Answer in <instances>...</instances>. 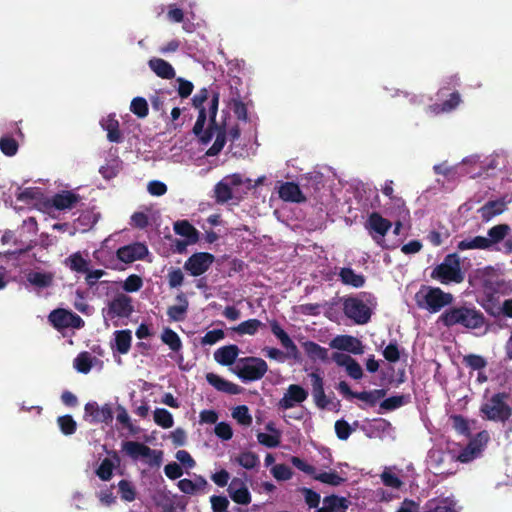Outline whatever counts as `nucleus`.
<instances>
[{"label":"nucleus","instance_id":"obj_9","mask_svg":"<svg viewBox=\"0 0 512 512\" xmlns=\"http://www.w3.org/2000/svg\"><path fill=\"white\" fill-rule=\"evenodd\" d=\"M386 197H388L393 204V209L390 211V215L395 216L394 220V234L399 235L400 230L404 222H407L409 219V210L405 206V201L401 197L393 196V188L390 185L386 184ZM393 222L391 220L386 219V233L391 229Z\"/></svg>","mask_w":512,"mask_h":512},{"label":"nucleus","instance_id":"obj_46","mask_svg":"<svg viewBox=\"0 0 512 512\" xmlns=\"http://www.w3.org/2000/svg\"><path fill=\"white\" fill-rule=\"evenodd\" d=\"M482 308L492 317H499L502 315V306L499 303V298L490 293L485 296L481 302Z\"/></svg>","mask_w":512,"mask_h":512},{"label":"nucleus","instance_id":"obj_10","mask_svg":"<svg viewBox=\"0 0 512 512\" xmlns=\"http://www.w3.org/2000/svg\"><path fill=\"white\" fill-rule=\"evenodd\" d=\"M344 314L356 324H365L370 320L371 309L357 297L343 299Z\"/></svg>","mask_w":512,"mask_h":512},{"label":"nucleus","instance_id":"obj_7","mask_svg":"<svg viewBox=\"0 0 512 512\" xmlns=\"http://www.w3.org/2000/svg\"><path fill=\"white\" fill-rule=\"evenodd\" d=\"M432 277L439 279L443 284L461 283L464 280V275L460 268L458 255L456 253L447 255L444 262L434 268Z\"/></svg>","mask_w":512,"mask_h":512},{"label":"nucleus","instance_id":"obj_24","mask_svg":"<svg viewBox=\"0 0 512 512\" xmlns=\"http://www.w3.org/2000/svg\"><path fill=\"white\" fill-rule=\"evenodd\" d=\"M154 501L163 512H184L185 510V505H180L176 496L170 493L160 492L154 497Z\"/></svg>","mask_w":512,"mask_h":512},{"label":"nucleus","instance_id":"obj_55","mask_svg":"<svg viewBox=\"0 0 512 512\" xmlns=\"http://www.w3.org/2000/svg\"><path fill=\"white\" fill-rule=\"evenodd\" d=\"M118 490L120 497L123 501L132 502L136 499V489L132 482L126 479H122L118 483Z\"/></svg>","mask_w":512,"mask_h":512},{"label":"nucleus","instance_id":"obj_20","mask_svg":"<svg viewBox=\"0 0 512 512\" xmlns=\"http://www.w3.org/2000/svg\"><path fill=\"white\" fill-rule=\"evenodd\" d=\"M80 200L79 194L65 190L56 193L51 199V204L55 209L62 211L74 208Z\"/></svg>","mask_w":512,"mask_h":512},{"label":"nucleus","instance_id":"obj_12","mask_svg":"<svg viewBox=\"0 0 512 512\" xmlns=\"http://www.w3.org/2000/svg\"><path fill=\"white\" fill-rule=\"evenodd\" d=\"M134 311L131 297L126 294H117L109 303L103 314L109 319L128 318Z\"/></svg>","mask_w":512,"mask_h":512},{"label":"nucleus","instance_id":"obj_22","mask_svg":"<svg viewBox=\"0 0 512 512\" xmlns=\"http://www.w3.org/2000/svg\"><path fill=\"white\" fill-rule=\"evenodd\" d=\"M279 197L286 202L302 203L306 201L298 184L294 182H285L279 188Z\"/></svg>","mask_w":512,"mask_h":512},{"label":"nucleus","instance_id":"obj_34","mask_svg":"<svg viewBox=\"0 0 512 512\" xmlns=\"http://www.w3.org/2000/svg\"><path fill=\"white\" fill-rule=\"evenodd\" d=\"M176 299L181 302L180 305L169 306L167 309V315L170 320L175 322H181L185 319L188 311L189 302L183 293H180Z\"/></svg>","mask_w":512,"mask_h":512},{"label":"nucleus","instance_id":"obj_49","mask_svg":"<svg viewBox=\"0 0 512 512\" xmlns=\"http://www.w3.org/2000/svg\"><path fill=\"white\" fill-rule=\"evenodd\" d=\"M18 190L19 192L16 193V199L26 204L38 201L42 197V192L38 187H28L23 190L19 188Z\"/></svg>","mask_w":512,"mask_h":512},{"label":"nucleus","instance_id":"obj_26","mask_svg":"<svg viewBox=\"0 0 512 512\" xmlns=\"http://www.w3.org/2000/svg\"><path fill=\"white\" fill-rule=\"evenodd\" d=\"M206 380L218 391L232 395L238 394L240 392V387L237 384L230 382L215 373H207Z\"/></svg>","mask_w":512,"mask_h":512},{"label":"nucleus","instance_id":"obj_1","mask_svg":"<svg viewBox=\"0 0 512 512\" xmlns=\"http://www.w3.org/2000/svg\"><path fill=\"white\" fill-rule=\"evenodd\" d=\"M446 328L461 327L466 330H478L486 325L484 314L470 302L451 304L443 310L437 320Z\"/></svg>","mask_w":512,"mask_h":512},{"label":"nucleus","instance_id":"obj_38","mask_svg":"<svg viewBox=\"0 0 512 512\" xmlns=\"http://www.w3.org/2000/svg\"><path fill=\"white\" fill-rule=\"evenodd\" d=\"M461 103V95L458 91H454L449 95V98L442 103L433 104L431 109L434 113H448L456 109Z\"/></svg>","mask_w":512,"mask_h":512},{"label":"nucleus","instance_id":"obj_30","mask_svg":"<svg viewBox=\"0 0 512 512\" xmlns=\"http://www.w3.org/2000/svg\"><path fill=\"white\" fill-rule=\"evenodd\" d=\"M406 365H400L396 368L393 365H386V393L391 387H398L406 380Z\"/></svg>","mask_w":512,"mask_h":512},{"label":"nucleus","instance_id":"obj_35","mask_svg":"<svg viewBox=\"0 0 512 512\" xmlns=\"http://www.w3.org/2000/svg\"><path fill=\"white\" fill-rule=\"evenodd\" d=\"M271 332L280 341L281 345L293 353L297 352V346L290 338V336L284 331L281 325L276 320L270 322Z\"/></svg>","mask_w":512,"mask_h":512},{"label":"nucleus","instance_id":"obj_8","mask_svg":"<svg viewBox=\"0 0 512 512\" xmlns=\"http://www.w3.org/2000/svg\"><path fill=\"white\" fill-rule=\"evenodd\" d=\"M490 439L486 430L480 431L475 437L471 438L468 444L459 452L457 456H450L452 462L459 461L461 463H469L478 458L485 449Z\"/></svg>","mask_w":512,"mask_h":512},{"label":"nucleus","instance_id":"obj_54","mask_svg":"<svg viewBox=\"0 0 512 512\" xmlns=\"http://www.w3.org/2000/svg\"><path fill=\"white\" fill-rule=\"evenodd\" d=\"M313 479L331 486H340L346 481V479L341 477L336 471L321 473L315 472V474L313 475Z\"/></svg>","mask_w":512,"mask_h":512},{"label":"nucleus","instance_id":"obj_63","mask_svg":"<svg viewBox=\"0 0 512 512\" xmlns=\"http://www.w3.org/2000/svg\"><path fill=\"white\" fill-rule=\"evenodd\" d=\"M232 416L241 425L249 426L252 423V417L246 405H240L234 408Z\"/></svg>","mask_w":512,"mask_h":512},{"label":"nucleus","instance_id":"obj_39","mask_svg":"<svg viewBox=\"0 0 512 512\" xmlns=\"http://www.w3.org/2000/svg\"><path fill=\"white\" fill-rule=\"evenodd\" d=\"M304 350L307 356L312 361H322L327 362L329 359L328 356V349L325 347L320 346L316 342L313 341H307L304 343Z\"/></svg>","mask_w":512,"mask_h":512},{"label":"nucleus","instance_id":"obj_64","mask_svg":"<svg viewBox=\"0 0 512 512\" xmlns=\"http://www.w3.org/2000/svg\"><path fill=\"white\" fill-rule=\"evenodd\" d=\"M463 363L472 370H481L487 365L485 358L476 354H468L464 356Z\"/></svg>","mask_w":512,"mask_h":512},{"label":"nucleus","instance_id":"obj_51","mask_svg":"<svg viewBox=\"0 0 512 512\" xmlns=\"http://www.w3.org/2000/svg\"><path fill=\"white\" fill-rule=\"evenodd\" d=\"M457 248L460 251L468 250V249H488V242L486 241V237L483 236H475L471 239H464L457 244Z\"/></svg>","mask_w":512,"mask_h":512},{"label":"nucleus","instance_id":"obj_29","mask_svg":"<svg viewBox=\"0 0 512 512\" xmlns=\"http://www.w3.org/2000/svg\"><path fill=\"white\" fill-rule=\"evenodd\" d=\"M114 343L111 344L113 351L125 355L129 352L132 342V333L130 330H117L114 332Z\"/></svg>","mask_w":512,"mask_h":512},{"label":"nucleus","instance_id":"obj_14","mask_svg":"<svg viewBox=\"0 0 512 512\" xmlns=\"http://www.w3.org/2000/svg\"><path fill=\"white\" fill-rule=\"evenodd\" d=\"M122 451L133 460L153 458L156 464H159L162 457L161 451L153 450L149 446L137 441H124L122 443Z\"/></svg>","mask_w":512,"mask_h":512},{"label":"nucleus","instance_id":"obj_31","mask_svg":"<svg viewBox=\"0 0 512 512\" xmlns=\"http://www.w3.org/2000/svg\"><path fill=\"white\" fill-rule=\"evenodd\" d=\"M506 209L504 199L491 200L486 202L480 209L479 213L484 221H489L493 217L502 214Z\"/></svg>","mask_w":512,"mask_h":512},{"label":"nucleus","instance_id":"obj_27","mask_svg":"<svg viewBox=\"0 0 512 512\" xmlns=\"http://www.w3.org/2000/svg\"><path fill=\"white\" fill-rule=\"evenodd\" d=\"M174 232L185 238L188 243H197L199 241V231L188 221L178 220L173 225Z\"/></svg>","mask_w":512,"mask_h":512},{"label":"nucleus","instance_id":"obj_41","mask_svg":"<svg viewBox=\"0 0 512 512\" xmlns=\"http://www.w3.org/2000/svg\"><path fill=\"white\" fill-rule=\"evenodd\" d=\"M265 327V324L256 318L248 319L234 326L231 330L239 335H255L258 330Z\"/></svg>","mask_w":512,"mask_h":512},{"label":"nucleus","instance_id":"obj_19","mask_svg":"<svg viewBox=\"0 0 512 512\" xmlns=\"http://www.w3.org/2000/svg\"><path fill=\"white\" fill-rule=\"evenodd\" d=\"M179 490L188 495L205 493L209 488L207 480L201 475H195L194 479H181L177 484Z\"/></svg>","mask_w":512,"mask_h":512},{"label":"nucleus","instance_id":"obj_57","mask_svg":"<svg viewBox=\"0 0 512 512\" xmlns=\"http://www.w3.org/2000/svg\"><path fill=\"white\" fill-rule=\"evenodd\" d=\"M154 421L158 426H160L164 429L171 428L174 424L172 414L167 409H164V408H156L155 409Z\"/></svg>","mask_w":512,"mask_h":512},{"label":"nucleus","instance_id":"obj_50","mask_svg":"<svg viewBox=\"0 0 512 512\" xmlns=\"http://www.w3.org/2000/svg\"><path fill=\"white\" fill-rule=\"evenodd\" d=\"M161 340L174 352H179L182 348V342L179 335L170 328H165L163 330Z\"/></svg>","mask_w":512,"mask_h":512},{"label":"nucleus","instance_id":"obj_25","mask_svg":"<svg viewBox=\"0 0 512 512\" xmlns=\"http://www.w3.org/2000/svg\"><path fill=\"white\" fill-rule=\"evenodd\" d=\"M239 352L240 350L237 345H226L218 348L214 352V359L217 363H219L222 366H231L232 364L235 363L239 355Z\"/></svg>","mask_w":512,"mask_h":512},{"label":"nucleus","instance_id":"obj_33","mask_svg":"<svg viewBox=\"0 0 512 512\" xmlns=\"http://www.w3.org/2000/svg\"><path fill=\"white\" fill-rule=\"evenodd\" d=\"M150 69L162 79H173L175 77V70L173 66L161 58H153L148 62Z\"/></svg>","mask_w":512,"mask_h":512},{"label":"nucleus","instance_id":"obj_60","mask_svg":"<svg viewBox=\"0 0 512 512\" xmlns=\"http://www.w3.org/2000/svg\"><path fill=\"white\" fill-rule=\"evenodd\" d=\"M57 423L64 435H72L76 432L77 423L71 415H63L58 417Z\"/></svg>","mask_w":512,"mask_h":512},{"label":"nucleus","instance_id":"obj_37","mask_svg":"<svg viewBox=\"0 0 512 512\" xmlns=\"http://www.w3.org/2000/svg\"><path fill=\"white\" fill-rule=\"evenodd\" d=\"M64 264L71 271L76 273L88 272L89 261L85 259L80 252H75L69 255L65 260Z\"/></svg>","mask_w":512,"mask_h":512},{"label":"nucleus","instance_id":"obj_56","mask_svg":"<svg viewBox=\"0 0 512 512\" xmlns=\"http://www.w3.org/2000/svg\"><path fill=\"white\" fill-rule=\"evenodd\" d=\"M74 368L83 374H87L90 372L92 368V357L89 352L84 351L77 355V357L74 359Z\"/></svg>","mask_w":512,"mask_h":512},{"label":"nucleus","instance_id":"obj_15","mask_svg":"<svg viewBox=\"0 0 512 512\" xmlns=\"http://www.w3.org/2000/svg\"><path fill=\"white\" fill-rule=\"evenodd\" d=\"M148 253L149 251L145 244L141 242H135L120 247L116 251V256L121 262L128 264L136 260L144 259Z\"/></svg>","mask_w":512,"mask_h":512},{"label":"nucleus","instance_id":"obj_48","mask_svg":"<svg viewBox=\"0 0 512 512\" xmlns=\"http://www.w3.org/2000/svg\"><path fill=\"white\" fill-rule=\"evenodd\" d=\"M68 311L64 308H57L50 312L48 320L54 328L59 331L67 328Z\"/></svg>","mask_w":512,"mask_h":512},{"label":"nucleus","instance_id":"obj_23","mask_svg":"<svg viewBox=\"0 0 512 512\" xmlns=\"http://www.w3.org/2000/svg\"><path fill=\"white\" fill-rule=\"evenodd\" d=\"M332 347L339 350L348 351L353 354L363 353L361 341L350 335H341L336 337L332 341Z\"/></svg>","mask_w":512,"mask_h":512},{"label":"nucleus","instance_id":"obj_4","mask_svg":"<svg viewBox=\"0 0 512 512\" xmlns=\"http://www.w3.org/2000/svg\"><path fill=\"white\" fill-rule=\"evenodd\" d=\"M218 105H219V93H213L212 98L209 103V124L207 129H204L206 119H207V112L205 108L198 109V117L193 127V133L195 136L199 138V141L202 144H208L213 139V136L215 134V128H217V121L216 116L218 112Z\"/></svg>","mask_w":512,"mask_h":512},{"label":"nucleus","instance_id":"obj_47","mask_svg":"<svg viewBox=\"0 0 512 512\" xmlns=\"http://www.w3.org/2000/svg\"><path fill=\"white\" fill-rule=\"evenodd\" d=\"M323 504L326 505L331 512H346L349 507V501L345 497H339L337 495L324 497Z\"/></svg>","mask_w":512,"mask_h":512},{"label":"nucleus","instance_id":"obj_62","mask_svg":"<svg viewBox=\"0 0 512 512\" xmlns=\"http://www.w3.org/2000/svg\"><path fill=\"white\" fill-rule=\"evenodd\" d=\"M450 420L455 431L461 435H470V426L466 418H464L462 415H451Z\"/></svg>","mask_w":512,"mask_h":512},{"label":"nucleus","instance_id":"obj_11","mask_svg":"<svg viewBox=\"0 0 512 512\" xmlns=\"http://www.w3.org/2000/svg\"><path fill=\"white\" fill-rule=\"evenodd\" d=\"M215 261V256L209 252L193 253L185 261L183 269L193 277H199L206 273Z\"/></svg>","mask_w":512,"mask_h":512},{"label":"nucleus","instance_id":"obj_21","mask_svg":"<svg viewBox=\"0 0 512 512\" xmlns=\"http://www.w3.org/2000/svg\"><path fill=\"white\" fill-rule=\"evenodd\" d=\"M100 125L102 129L107 132V139L109 142L121 143L123 141L120 124L115 114H109L107 117L103 118L100 121Z\"/></svg>","mask_w":512,"mask_h":512},{"label":"nucleus","instance_id":"obj_2","mask_svg":"<svg viewBox=\"0 0 512 512\" xmlns=\"http://www.w3.org/2000/svg\"><path fill=\"white\" fill-rule=\"evenodd\" d=\"M414 299L419 309L435 314L444 308H449L454 303L455 297L439 287L422 285L416 292Z\"/></svg>","mask_w":512,"mask_h":512},{"label":"nucleus","instance_id":"obj_52","mask_svg":"<svg viewBox=\"0 0 512 512\" xmlns=\"http://www.w3.org/2000/svg\"><path fill=\"white\" fill-rule=\"evenodd\" d=\"M446 457L447 455L442 451H432L430 453V462L436 474L452 475L454 473V471L442 467Z\"/></svg>","mask_w":512,"mask_h":512},{"label":"nucleus","instance_id":"obj_40","mask_svg":"<svg viewBox=\"0 0 512 512\" xmlns=\"http://www.w3.org/2000/svg\"><path fill=\"white\" fill-rule=\"evenodd\" d=\"M215 134L216 139L206 152V155L210 157L218 155L226 143L227 131L225 123L217 125V128H215Z\"/></svg>","mask_w":512,"mask_h":512},{"label":"nucleus","instance_id":"obj_45","mask_svg":"<svg viewBox=\"0 0 512 512\" xmlns=\"http://www.w3.org/2000/svg\"><path fill=\"white\" fill-rule=\"evenodd\" d=\"M233 197L232 188L226 180L219 181L214 187V198L216 203L223 204L230 201Z\"/></svg>","mask_w":512,"mask_h":512},{"label":"nucleus","instance_id":"obj_42","mask_svg":"<svg viewBox=\"0 0 512 512\" xmlns=\"http://www.w3.org/2000/svg\"><path fill=\"white\" fill-rule=\"evenodd\" d=\"M511 228L508 224H498L491 227L488 230V237H486V241L488 242V249L494 245L498 244L505 239V237L509 234Z\"/></svg>","mask_w":512,"mask_h":512},{"label":"nucleus","instance_id":"obj_36","mask_svg":"<svg viewBox=\"0 0 512 512\" xmlns=\"http://www.w3.org/2000/svg\"><path fill=\"white\" fill-rule=\"evenodd\" d=\"M266 429L268 431H271L273 432V434H268V433H263V432H259L257 434V440L258 442L265 446V447H268V448H276L280 445V438H281V434H280V431L275 429L273 427V424L272 423H268L266 425Z\"/></svg>","mask_w":512,"mask_h":512},{"label":"nucleus","instance_id":"obj_53","mask_svg":"<svg viewBox=\"0 0 512 512\" xmlns=\"http://www.w3.org/2000/svg\"><path fill=\"white\" fill-rule=\"evenodd\" d=\"M235 461L242 466L243 468L247 470L254 469L259 466L260 460L256 453L251 451H245L240 453L236 458Z\"/></svg>","mask_w":512,"mask_h":512},{"label":"nucleus","instance_id":"obj_6","mask_svg":"<svg viewBox=\"0 0 512 512\" xmlns=\"http://www.w3.org/2000/svg\"><path fill=\"white\" fill-rule=\"evenodd\" d=\"M267 371L266 361L253 356L240 358L233 370L243 382L258 381L264 377Z\"/></svg>","mask_w":512,"mask_h":512},{"label":"nucleus","instance_id":"obj_28","mask_svg":"<svg viewBox=\"0 0 512 512\" xmlns=\"http://www.w3.org/2000/svg\"><path fill=\"white\" fill-rule=\"evenodd\" d=\"M367 227L376 242L383 246L384 242V218L377 212L369 216Z\"/></svg>","mask_w":512,"mask_h":512},{"label":"nucleus","instance_id":"obj_16","mask_svg":"<svg viewBox=\"0 0 512 512\" xmlns=\"http://www.w3.org/2000/svg\"><path fill=\"white\" fill-rule=\"evenodd\" d=\"M308 397V392L298 384L288 386L284 396L278 402V408L288 410L296 404L304 402Z\"/></svg>","mask_w":512,"mask_h":512},{"label":"nucleus","instance_id":"obj_3","mask_svg":"<svg viewBox=\"0 0 512 512\" xmlns=\"http://www.w3.org/2000/svg\"><path fill=\"white\" fill-rule=\"evenodd\" d=\"M218 105H219V93H213L212 98L209 103V124L207 129H204L206 119H207V112L205 108L198 109V117L193 127V133L195 136L199 138V141L202 144H208L213 139V136L215 134V128H217V121L216 116L218 112Z\"/></svg>","mask_w":512,"mask_h":512},{"label":"nucleus","instance_id":"obj_18","mask_svg":"<svg viewBox=\"0 0 512 512\" xmlns=\"http://www.w3.org/2000/svg\"><path fill=\"white\" fill-rule=\"evenodd\" d=\"M230 498L237 504L248 505L251 502V494L245 483L239 478H233L228 486Z\"/></svg>","mask_w":512,"mask_h":512},{"label":"nucleus","instance_id":"obj_17","mask_svg":"<svg viewBox=\"0 0 512 512\" xmlns=\"http://www.w3.org/2000/svg\"><path fill=\"white\" fill-rule=\"evenodd\" d=\"M332 360L338 366L345 367L347 374L351 378L358 380L363 376L362 367L350 355L341 352H334L332 354Z\"/></svg>","mask_w":512,"mask_h":512},{"label":"nucleus","instance_id":"obj_44","mask_svg":"<svg viewBox=\"0 0 512 512\" xmlns=\"http://www.w3.org/2000/svg\"><path fill=\"white\" fill-rule=\"evenodd\" d=\"M412 402V396L409 392H402L398 395L386 396V412L394 411L400 407Z\"/></svg>","mask_w":512,"mask_h":512},{"label":"nucleus","instance_id":"obj_58","mask_svg":"<svg viewBox=\"0 0 512 512\" xmlns=\"http://www.w3.org/2000/svg\"><path fill=\"white\" fill-rule=\"evenodd\" d=\"M130 111L138 118H145L149 113L148 103L143 97H135L130 104Z\"/></svg>","mask_w":512,"mask_h":512},{"label":"nucleus","instance_id":"obj_43","mask_svg":"<svg viewBox=\"0 0 512 512\" xmlns=\"http://www.w3.org/2000/svg\"><path fill=\"white\" fill-rule=\"evenodd\" d=\"M30 284L38 288H47L53 284L54 275L51 272L33 271L27 275Z\"/></svg>","mask_w":512,"mask_h":512},{"label":"nucleus","instance_id":"obj_13","mask_svg":"<svg viewBox=\"0 0 512 512\" xmlns=\"http://www.w3.org/2000/svg\"><path fill=\"white\" fill-rule=\"evenodd\" d=\"M84 418L91 424L109 425L113 421V410L108 403L99 406L95 401L88 402L84 407Z\"/></svg>","mask_w":512,"mask_h":512},{"label":"nucleus","instance_id":"obj_32","mask_svg":"<svg viewBox=\"0 0 512 512\" xmlns=\"http://www.w3.org/2000/svg\"><path fill=\"white\" fill-rule=\"evenodd\" d=\"M338 277L340 281L347 286H351L353 288H361L365 284V277L362 274H357L350 267H342L339 270Z\"/></svg>","mask_w":512,"mask_h":512},{"label":"nucleus","instance_id":"obj_61","mask_svg":"<svg viewBox=\"0 0 512 512\" xmlns=\"http://www.w3.org/2000/svg\"><path fill=\"white\" fill-rule=\"evenodd\" d=\"M18 142L13 137L0 138V150L6 156H14L18 151Z\"/></svg>","mask_w":512,"mask_h":512},{"label":"nucleus","instance_id":"obj_59","mask_svg":"<svg viewBox=\"0 0 512 512\" xmlns=\"http://www.w3.org/2000/svg\"><path fill=\"white\" fill-rule=\"evenodd\" d=\"M114 467L115 465L111 459L104 458L96 469V475L102 481H109L113 476Z\"/></svg>","mask_w":512,"mask_h":512},{"label":"nucleus","instance_id":"obj_5","mask_svg":"<svg viewBox=\"0 0 512 512\" xmlns=\"http://www.w3.org/2000/svg\"><path fill=\"white\" fill-rule=\"evenodd\" d=\"M508 398L509 394L506 392L493 394L480 408L483 418L495 422L507 421L512 415V408L507 403Z\"/></svg>","mask_w":512,"mask_h":512}]
</instances>
